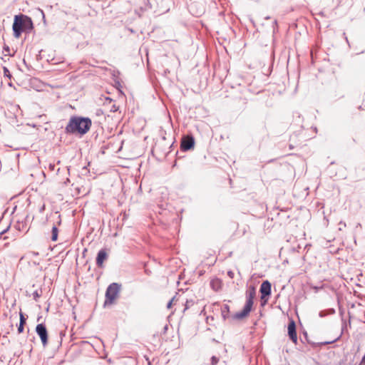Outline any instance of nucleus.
<instances>
[{"label":"nucleus","instance_id":"nucleus-10","mask_svg":"<svg viewBox=\"0 0 365 365\" xmlns=\"http://www.w3.org/2000/svg\"><path fill=\"white\" fill-rule=\"evenodd\" d=\"M210 287L215 291H219L222 287V282L219 279H214L210 282Z\"/></svg>","mask_w":365,"mask_h":365},{"label":"nucleus","instance_id":"nucleus-26","mask_svg":"<svg viewBox=\"0 0 365 365\" xmlns=\"http://www.w3.org/2000/svg\"><path fill=\"white\" fill-rule=\"evenodd\" d=\"M38 12L41 14L43 19H45V16H44V13L42 10L41 9H38Z\"/></svg>","mask_w":365,"mask_h":365},{"label":"nucleus","instance_id":"nucleus-22","mask_svg":"<svg viewBox=\"0 0 365 365\" xmlns=\"http://www.w3.org/2000/svg\"><path fill=\"white\" fill-rule=\"evenodd\" d=\"M227 275L231 278L232 279L234 277V272L232 271V270H230L227 272Z\"/></svg>","mask_w":365,"mask_h":365},{"label":"nucleus","instance_id":"nucleus-29","mask_svg":"<svg viewBox=\"0 0 365 365\" xmlns=\"http://www.w3.org/2000/svg\"><path fill=\"white\" fill-rule=\"evenodd\" d=\"M346 327V324L344 322H343V325H342V331L344 330V329Z\"/></svg>","mask_w":365,"mask_h":365},{"label":"nucleus","instance_id":"nucleus-21","mask_svg":"<svg viewBox=\"0 0 365 365\" xmlns=\"http://www.w3.org/2000/svg\"><path fill=\"white\" fill-rule=\"evenodd\" d=\"M24 330V324H19L18 326V332L19 334L22 333Z\"/></svg>","mask_w":365,"mask_h":365},{"label":"nucleus","instance_id":"nucleus-30","mask_svg":"<svg viewBox=\"0 0 365 365\" xmlns=\"http://www.w3.org/2000/svg\"><path fill=\"white\" fill-rule=\"evenodd\" d=\"M2 220H3V216L0 218V222H1Z\"/></svg>","mask_w":365,"mask_h":365},{"label":"nucleus","instance_id":"nucleus-7","mask_svg":"<svg viewBox=\"0 0 365 365\" xmlns=\"http://www.w3.org/2000/svg\"><path fill=\"white\" fill-rule=\"evenodd\" d=\"M272 291V284L268 280L264 281L259 289V292L261 294V299L267 300V298L271 295Z\"/></svg>","mask_w":365,"mask_h":365},{"label":"nucleus","instance_id":"nucleus-2","mask_svg":"<svg viewBox=\"0 0 365 365\" xmlns=\"http://www.w3.org/2000/svg\"><path fill=\"white\" fill-rule=\"evenodd\" d=\"M12 29L15 38H19L23 32L30 33L34 29L31 18L24 14L16 15Z\"/></svg>","mask_w":365,"mask_h":365},{"label":"nucleus","instance_id":"nucleus-16","mask_svg":"<svg viewBox=\"0 0 365 365\" xmlns=\"http://www.w3.org/2000/svg\"><path fill=\"white\" fill-rule=\"evenodd\" d=\"M3 71H4V75L5 77H7L8 78L11 79V74L9 71V70L8 69V68L6 67H4L3 68Z\"/></svg>","mask_w":365,"mask_h":365},{"label":"nucleus","instance_id":"nucleus-8","mask_svg":"<svg viewBox=\"0 0 365 365\" xmlns=\"http://www.w3.org/2000/svg\"><path fill=\"white\" fill-rule=\"evenodd\" d=\"M288 336L289 339L294 344L297 343V327L295 322L291 319L288 324Z\"/></svg>","mask_w":365,"mask_h":365},{"label":"nucleus","instance_id":"nucleus-27","mask_svg":"<svg viewBox=\"0 0 365 365\" xmlns=\"http://www.w3.org/2000/svg\"><path fill=\"white\" fill-rule=\"evenodd\" d=\"M54 168H55V165H54L50 164V165H49V168H50L51 170H54Z\"/></svg>","mask_w":365,"mask_h":365},{"label":"nucleus","instance_id":"nucleus-11","mask_svg":"<svg viewBox=\"0 0 365 365\" xmlns=\"http://www.w3.org/2000/svg\"><path fill=\"white\" fill-rule=\"evenodd\" d=\"M104 104L106 106L110 105V112H115L118 110V107L114 103L113 101L110 98H106Z\"/></svg>","mask_w":365,"mask_h":365},{"label":"nucleus","instance_id":"nucleus-12","mask_svg":"<svg viewBox=\"0 0 365 365\" xmlns=\"http://www.w3.org/2000/svg\"><path fill=\"white\" fill-rule=\"evenodd\" d=\"M222 317L226 320L230 317V307L227 304H224L221 309Z\"/></svg>","mask_w":365,"mask_h":365},{"label":"nucleus","instance_id":"nucleus-3","mask_svg":"<svg viewBox=\"0 0 365 365\" xmlns=\"http://www.w3.org/2000/svg\"><path fill=\"white\" fill-rule=\"evenodd\" d=\"M255 295V287L254 286H250L246 292V302L242 310L233 314L232 316V319L241 320L249 315L253 307Z\"/></svg>","mask_w":365,"mask_h":365},{"label":"nucleus","instance_id":"nucleus-28","mask_svg":"<svg viewBox=\"0 0 365 365\" xmlns=\"http://www.w3.org/2000/svg\"><path fill=\"white\" fill-rule=\"evenodd\" d=\"M4 48L6 51H9V47L8 46H5Z\"/></svg>","mask_w":365,"mask_h":365},{"label":"nucleus","instance_id":"nucleus-25","mask_svg":"<svg viewBox=\"0 0 365 365\" xmlns=\"http://www.w3.org/2000/svg\"><path fill=\"white\" fill-rule=\"evenodd\" d=\"M339 225L341 227H345L346 226V223H345V222H342V221H341V222L339 223Z\"/></svg>","mask_w":365,"mask_h":365},{"label":"nucleus","instance_id":"nucleus-19","mask_svg":"<svg viewBox=\"0 0 365 365\" xmlns=\"http://www.w3.org/2000/svg\"><path fill=\"white\" fill-rule=\"evenodd\" d=\"M340 336H341V335H340L339 336H338L336 339H334V340H332V341H324V342H322V345H327V344H332V343H334V342L336 341L337 340H339V338H340Z\"/></svg>","mask_w":365,"mask_h":365},{"label":"nucleus","instance_id":"nucleus-5","mask_svg":"<svg viewBox=\"0 0 365 365\" xmlns=\"http://www.w3.org/2000/svg\"><path fill=\"white\" fill-rule=\"evenodd\" d=\"M36 332L40 337L43 346L45 347L48 344V331L46 325L43 323L38 324L36 327Z\"/></svg>","mask_w":365,"mask_h":365},{"label":"nucleus","instance_id":"nucleus-9","mask_svg":"<svg viewBox=\"0 0 365 365\" xmlns=\"http://www.w3.org/2000/svg\"><path fill=\"white\" fill-rule=\"evenodd\" d=\"M108 258V254L104 249L98 251L96 257V264L98 267H102L105 260Z\"/></svg>","mask_w":365,"mask_h":365},{"label":"nucleus","instance_id":"nucleus-17","mask_svg":"<svg viewBox=\"0 0 365 365\" xmlns=\"http://www.w3.org/2000/svg\"><path fill=\"white\" fill-rule=\"evenodd\" d=\"M26 322V319L25 318L24 314L22 312H20V322H19V324L25 325Z\"/></svg>","mask_w":365,"mask_h":365},{"label":"nucleus","instance_id":"nucleus-23","mask_svg":"<svg viewBox=\"0 0 365 365\" xmlns=\"http://www.w3.org/2000/svg\"><path fill=\"white\" fill-rule=\"evenodd\" d=\"M9 227H10V225H8V226L6 227V228H5L4 230H3L0 232V234H1V235H2V234H4V233L6 232L9 230Z\"/></svg>","mask_w":365,"mask_h":365},{"label":"nucleus","instance_id":"nucleus-6","mask_svg":"<svg viewBox=\"0 0 365 365\" xmlns=\"http://www.w3.org/2000/svg\"><path fill=\"white\" fill-rule=\"evenodd\" d=\"M195 146V139L192 135H185L182 138L180 148L182 151L192 150Z\"/></svg>","mask_w":365,"mask_h":365},{"label":"nucleus","instance_id":"nucleus-24","mask_svg":"<svg viewBox=\"0 0 365 365\" xmlns=\"http://www.w3.org/2000/svg\"><path fill=\"white\" fill-rule=\"evenodd\" d=\"M174 298H173L167 304V307L169 309L172 306V303H173V301Z\"/></svg>","mask_w":365,"mask_h":365},{"label":"nucleus","instance_id":"nucleus-18","mask_svg":"<svg viewBox=\"0 0 365 365\" xmlns=\"http://www.w3.org/2000/svg\"><path fill=\"white\" fill-rule=\"evenodd\" d=\"M219 361V358H217L215 356H212L211 357V364L212 365H216Z\"/></svg>","mask_w":365,"mask_h":365},{"label":"nucleus","instance_id":"nucleus-14","mask_svg":"<svg viewBox=\"0 0 365 365\" xmlns=\"http://www.w3.org/2000/svg\"><path fill=\"white\" fill-rule=\"evenodd\" d=\"M58 229L56 225H53L52 227L51 230V240L55 242L58 240Z\"/></svg>","mask_w":365,"mask_h":365},{"label":"nucleus","instance_id":"nucleus-15","mask_svg":"<svg viewBox=\"0 0 365 365\" xmlns=\"http://www.w3.org/2000/svg\"><path fill=\"white\" fill-rule=\"evenodd\" d=\"M195 304V301L193 299H187L185 304V309L184 311L189 309L190 307H192Z\"/></svg>","mask_w":365,"mask_h":365},{"label":"nucleus","instance_id":"nucleus-20","mask_svg":"<svg viewBox=\"0 0 365 365\" xmlns=\"http://www.w3.org/2000/svg\"><path fill=\"white\" fill-rule=\"evenodd\" d=\"M33 297H34V299L37 301L38 299L41 297V294H39L38 292V291H35L34 293H33Z\"/></svg>","mask_w":365,"mask_h":365},{"label":"nucleus","instance_id":"nucleus-4","mask_svg":"<svg viewBox=\"0 0 365 365\" xmlns=\"http://www.w3.org/2000/svg\"><path fill=\"white\" fill-rule=\"evenodd\" d=\"M121 289V284L117 282H113L108 285L106 291V299L104 307L113 304L115 299L118 297Z\"/></svg>","mask_w":365,"mask_h":365},{"label":"nucleus","instance_id":"nucleus-1","mask_svg":"<svg viewBox=\"0 0 365 365\" xmlns=\"http://www.w3.org/2000/svg\"><path fill=\"white\" fill-rule=\"evenodd\" d=\"M92 122L89 118L73 115L70 118L65 128V133L82 136L89 131Z\"/></svg>","mask_w":365,"mask_h":365},{"label":"nucleus","instance_id":"nucleus-13","mask_svg":"<svg viewBox=\"0 0 365 365\" xmlns=\"http://www.w3.org/2000/svg\"><path fill=\"white\" fill-rule=\"evenodd\" d=\"M334 313H335V309L333 308H329L327 309L320 311L319 313V316L320 317H324L328 315L334 314Z\"/></svg>","mask_w":365,"mask_h":365},{"label":"nucleus","instance_id":"nucleus-31","mask_svg":"<svg viewBox=\"0 0 365 365\" xmlns=\"http://www.w3.org/2000/svg\"><path fill=\"white\" fill-rule=\"evenodd\" d=\"M339 230H342V227H339Z\"/></svg>","mask_w":365,"mask_h":365}]
</instances>
